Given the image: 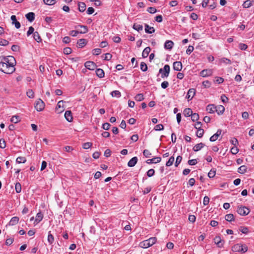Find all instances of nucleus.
Instances as JSON below:
<instances>
[{"label":"nucleus","mask_w":254,"mask_h":254,"mask_svg":"<svg viewBox=\"0 0 254 254\" xmlns=\"http://www.w3.org/2000/svg\"><path fill=\"white\" fill-rule=\"evenodd\" d=\"M204 146V144L203 143H199L196 144L193 147V150L194 151H198L200 150L201 148H202Z\"/></svg>","instance_id":"obj_30"},{"label":"nucleus","mask_w":254,"mask_h":254,"mask_svg":"<svg viewBox=\"0 0 254 254\" xmlns=\"http://www.w3.org/2000/svg\"><path fill=\"white\" fill-rule=\"evenodd\" d=\"M225 110V108L222 105H218L216 106V112L217 114L220 115L223 114Z\"/></svg>","instance_id":"obj_21"},{"label":"nucleus","mask_w":254,"mask_h":254,"mask_svg":"<svg viewBox=\"0 0 254 254\" xmlns=\"http://www.w3.org/2000/svg\"><path fill=\"white\" fill-rule=\"evenodd\" d=\"M27 96L30 98H33L34 96V93L32 90L28 89L26 92Z\"/></svg>","instance_id":"obj_43"},{"label":"nucleus","mask_w":254,"mask_h":254,"mask_svg":"<svg viewBox=\"0 0 254 254\" xmlns=\"http://www.w3.org/2000/svg\"><path fill=\"white\" fill-rule=\"evenodd\" d=\"M43 214L41 212H38L36 216V218L34 223H36V224H38L43 219Z\"/></svg>","instance_id":"obj_26"},{"label":"nucleus","mask_w":254,"mask_h":254,"mask_svg":"<svg viewBox=\"0 0 254 254\" xmlns=\"http://www.w3.org/2000/svg\"><path fill=\"white\" fill-rule=\"evenodd\" d=\"M34 29L32 26H30L29 27V29L28 31L27 32V36H29L31 34H33L34 33Z\"/></svg>","instance_id":"obj_57"},{"label":"nucleus","mask_w":254,"mask_h":254,"mask_svg":"<svg viewBox=\"0 0 254 254\" xmlns=\"http://www.w3.org/2000/svg\"><path fill=\"white\" fill-rule=\"evenodd\" d=\"M10 121L14 124L17 123L20 121L19 117L18 116H14L11 118Z\"/></svg>","instance_id":"obj_37"},{"label":"nucleus","mask_w":254,"mask_h":254,"mask_svg":"<svg viewBox=\"0 0 254 254\" xmlns=\"http://www.w3.org/2000/svg\"><path fill=\"white\" fill-rule=\"evenodd\" d=\"M92 145V143L91 142H86L83 143L82 146L83 148L85 149L89 148Z\"/></svg>","instance_id":"obj_54"},{"label":"nucleus","mask_w":254,"mask_h":254,"mask_svg":"<svg viewBox=\"0 0 254 254\" xmlns=\"http://www.w3.org/2000/svg\"><path fill=\"white\" fill-rule=\"evenodd\" d=\"M135 99L137 101H141L144 99L143 95L142 94H138L135 97Z\"/></svg>","instance_id":"obj_45"},{"label":"nucleus","mask_w":254,"mask_h":254,"mask_svg":"<svg viewBox=\"0 0 254 254\" xmlns=\"http://www.w3.org/2000/svg\"><path fill=\"white\" fill-rule=\"evenodd\" d=\"M26 161V159L24 157H18L16 158V162L17 163H24Z\"/></svg>","instance_id":"obj_38"},{"label":"nucleus","mask_w":254,"mask_h":254,"mask_svg":"<svg viewBox=\"0 0 254 254\" xmlns=\"http://www.w3.org/2000/svg\"><path fill=\"white\" fill-rule=\"evenodd\" d=\"M237 212L241 215L245 216L248 215L250 211L248 208L246 206H238L237 210Z\"/></svg>","instance_id":"obj_7"},{"label":"nucleus","mask_w":254,"mask_h":254,"mask_svg":"<svg viewBox=\"0 0 254 254\" xmlns=\"http://www.w3.org/2000/svg\"><path fill=\"white\" fill-rule=\"evenodd\" d=\"M96 74L99 78H103L104 77V71L101 68H98L96 70Z\"/></svg>","instance_id":"obj_28"},{"label":"nucleus","mask_w":254,"mask_h":254,"mask_svg":"<svg viewBox=\"0 0 254 254\" xmlns=\"http://www.w3.org/2000/svg\"><path fill=\"white\" fill-rule=\"evenodd\" d=\"M174 160L175 159L173 156L170 157V158L169 159V160L166 163V166L169 167L171 166L173 164Z\"/></svg>","instance_id":"obj_40"},{"label":"nucleus","mask_w":254,"mask_h":254,"mask_svg":"<svg viewBox=\"0 0 254 254\" xmlns=\"http://www.w3.org/2000/svg\"><path fill=\"white\" fill-rule=\"evenodd\" d=\"M25 16L27 19L30 22H32L35 19V14L32 12L27 13Z\"/></svg>","instance_id":"obj_22"},{"label":"nucleus","mask_w":254,"mask_h":254,"mask_svg":"<svg viewBox=\"0 0 254 254\" xmlns=\"http://www.w3.org/2000/svg\"><path fill=\"white\" fill-rule=\"evenodd\" d=\"M48 241L50 244H52L54 241V238L50 233H49L48 236Z\"/></svg>","instance_id":"obj_49"},{"label":"nucleus","mask_w":254,"mask_h":254,"mask_svg":"<svg viewBox=\"0 0 254 254\" xmlns=\"http://www.w3.org/2000/svg\"><path fill=\"white\" fill-rule=\"evenodd\" d=\"M156 240L157 239L156 237H151L140 242L139 246L142 248L146 249L154 245L156 243Z\"/></svg>","instance_id":"obj_2"},{"label":"nucleus","mask_w":254,"mask_h":254,"mask_svg":"<svg viewBox=\"0 0 254 254\" xmlns=\"http://www.w3.org/2000/svg\"><path fill=\"white\" fill-rule=\"evenodd\" d=\"M238 151H239V149L238 148L236 147V146H235L234 147H232L231 149V152L232 154H236L238 153Z\"/></svg>","instance_id":"obj_61"},{"label":"nucleus","mask_w":254,"mask_h":254,"mask_svg":"<svg viewBox=\"0 0 254 254\" xmlns=\"http://www.w3.org/2000/svg\"><path fill=\"white\" fill-rule=\"evenodd\" d=\"M11 20H12V24H14L16 28L19 29L20 27V23H19V22L17 21L15 15H12L11 16Z\"/></svg>","instance_id":"obj_16"},{"label":"nucleus","mask_w":254,"mask_h":254,"mask_svg":"<svg viewBox=\"0 0 254 254\" xmlns=\"http://www.w3.org/2000/svg\"><path fill=\"white\" fill-rule=\"evenodd\" d=\"M151 51V49L149 47H146L143 51L142 53V56L143 58H147Z\"/></svg>","instance_id":"obj_27"},{"label":"nucleus","mask_w":254,"mask_h":254,"mask_svg":"<svg viewBox=\"0 0 254 254\" xmlns=\"http://www.w3.org/2000/svg\"><path fill=\"white\" fill-rule=\"evenodd\" d=\"M33 37L35 41H36L37 42L39 43L42 41V39L40 36V34L37 31H35L34 33H33Z\"/></svg>","instance_id":"obj_29"},{"label":"nucleus","mask_w":254,"mask_h":254,"mask_svg":"<svg viewBox=\"0 0 254 254\" xmlns=\"http://www.w3.org/2000/svg\"><path fill=\"white\" fill-rule=\"evenodd\" d=\"M140 69L142 71H146L147 70V66L144 62H141L140 64Z\"/></svg>","instance_id":"obj_46"},{"label":"nucleus","mask_w":254,"mask_h":254,"mask_svg":"<svg viewBox=\"0 0 254 254\" xmlns=\"http://www.w3.org/2000/svg\"><path fill=\"white\" fill-rule=\"evenodd\" d=\"M111 125L108 123H104L102 125V128L105 130H108L110 128Z\"/></svg>","instance_id":"obj_60"},{"label":"nucleus","mask_w":254,"mask_h":254,"mask_svg":"<svg viewBox=\"0 0 254 254\" xmlns=\"http://www.w3.org/2000/svg\"><path fill=\"white\" fill-rule=\"evenodd\" d=\"M86 9V4L84 2H79L78 3V9L80 12H84Z\"/></svg>","instance_id":"obj_31"},{"label":"nucleus","mask_w":254,"mask_h":254,"mask_svg":"<svg viewBox=\"0 0 254 254\" xmlns=\"http://www.w3.org/2000/svg\"><path fill=\"white\" fill-rule=\"evenodd\" d=\"M87 43L86 40L85 39H80L77 42L78 48H82L86 45Z\"/></svg>","instance_id":"obj_23"},{"label":"nucleus","mask_w":254,"mask_h":254,"mask_svg":"<svg viewBox=\"0 0 254 254\" xmlns=\"http://www.w3.org/2000/svg\"><path fill=\"white\" fill-rule=\"evenodd\" d=\"M0 63H6L7 64H10L11 65H15L16 64V61L14 58L13 56H6V57H2V60Z\"/></svg>","instance_id":"obj_6"},{"label":"nucleus","mask_w":254,"mask_h":254,"mask_svg":"<svg viewBox=\"0 0 254 254\" xmlns=\"http://www.w3.org/2000/svg\"><path fill=\"white\" fill-rule=\"evenodd\" d=\"M19 220V219L18 217L15 216L12 217L9 222V225L13 226L16 225L18 223Z\"/></svg>","instance_id":"obj_24"},{"label":"nucleus","mask_w":254,"mask_h":254,"mask_svg":"<svg viewBox=\"0 0 254 254\" xmlns=\"http://www.w3.org/2000/svg\"><path fill=\"white\" fill-rule=\"evenodd\" d=\"M15 189V190H21V186L19 183L9 182L7 183L6 189V190H11Z\"/></svg>","instance_id":"obj_4"},{"label":"nucleus","mask_w":254,"mask_h":254,"mask_svg":"<svg viewBox=\"0 0 254 254\" xmlns=\"http://www.w3.org/2000/svg\"><path fill=\"white\" fill-rule=\"evenodd\" d=\"M145 31L146 33L152 34L155 32L154 27L149 26L148 24H145Z\"/></svg>","instance_id":"obj_20"},{"label":"nucleus","mask_w":254,"mask_h":254,"mask_svg":"<svg viewBox=\"0 0 254 254\" xmlns=\"http://www.w3.org/2000/svg\"><path fill=\"white\" fill-rule=\"evenodd\" d=\"M72 52V50L69 47H66L64 49V53L65 55H69Z\"/></svg>","instance_id":"obj_50"},{"label":"nucleus","mask_w":254,"mask_h":254,"mask_svg":"<svg viewBox=\"0 0 254 254\" xmlns=\"http://www.w3.org/2000/svg\"><path fill=\"white\" fill-rule=\"evenodd\" d=\"M154 129L156 131L162 130L164 129V126L162 124L157 125L155 126Z\"/></svg>","instance_id":"obj_48"},{"label":"nucleus","mask_w":254,"mask_h":254,"mask_svg":"<svg viewBox=\"0 0 254 254\" xmlns=\"http://www.w3.org/2000/svg\"><path fill=\"white\" fill-rule=\"evenodd\" d=\"M112 97H120L121 95V92L118 90H114L111 93Z\"/></svg>","instance_id":"obj_41"},{"label":"nucleus","mask_w":254,"mask_h":254,"mask_svg":"<svg viewBox=\"0 0 254 254\" xmlns=\"http://www.w3.org/2000/svg\"><path fill=\"white\" fill-rule=\"evenodd\" d=\"M15 65L6 63H0V70L6 74H12L15 71Z\"/></svg>","instance_id":"obj_1"},{"label":"nucleus","mask_w":254,"mask_h":254,"mask_svg":"<svg viewBox=\"0 0 254 254\" xmlns=\"http://www.w3.org/2000/svg\"><path fill=\"white\" fill-rule=\"evenodd\" d=\"M220 63H224L226 64H231V61L230 60L226 58H223L220 59Z\"/></svg>","instance_id":"obj_36"},{"label":"nucleus","mask_w":254,"mask_h":254,"mask_svg":"<svg viewBox=\"0 0 254 254\" xmlns=\"http://www.w3.org/2000/svg\"><path fill=\"white\" fill-rule=\"evenodd\" d=\"M182 160V157L181 156H178L177 158L175 163V165L176 167H177L178 165L181 163Z\"/></svg>","instance_id":"obj_56"},{"label":"nucleus","mask_w":254,"mask_h":254,"mask_svg":"<svg viewBox=\"0 0 254 254\" xmlns=\"http://www.w3.org/2000/svg\"><path fill=\"white\" fill-rule=\"evenodd\" d=\"M214 242L218 247L222 248L223 246L224 242L222 241L221 238L219 236H216L213 239Z\"/></svg>","instance_id":"obj_12"},{"label":"nucleus","mask_w":254,"mask_h":254,"mask_svg":"<svg viewBox=\"0 0 254 254\" xmlns=\"http://www.w3.org/2000/svg\"><path fill=\"white\" fill-rule=\"evenodd\" d=\"M206 110L210 114L214 113L216 112V106L214 104H209L207 106Z\"/></svg>","instance_id":"obj_15"},{"label":"nucleus","mask_w":254,"mask_h":254,"mask_svg":"<svg viewBox=\"0 0 254 254\" xmlns=\"http://www.w3.org/2000/svg\"><path fill=\"white\" fill-rule=\"evenodd\" d=\"M8 44V41L2 39H0V45L6 46Z\"/></svg>","instance_id":"obj_62"},{"label":"nucleus","mask_w":254,"mask_h":254,"mask_svg":"<svg viewBox=\"0 0 254 254\" xmlns=\"http://www.w3.org/2000/svg\"><path fill=\"white\" fill-rule=\"evenodd\" d=\"M64 117L68 122H71L73 120L72 113L70 111H66L64 113Z\"/></svg>","instance_id":"obj_18"},{"label":"nucleus","mask_w":254,"mask_h":254,"mask_svg":"<svg viewBox=\"0 0 254 254\" xmlns=\"http://www.w3.org/2000/svg\"><path fill=\"white\" fill-rule=\"evenodd\" d=\"M232 250L233 252L245 253L248 251V247L245 245L237 244L232 247Z\"/></svg>","instance_id":"obj_3"},{"label":"nucleus","mask_w":254,"mask_h":254,"mask_svg":"<svg viewBox=\"0 0 254 254\" xmlns=\"http://www.w3.org/2000/svg\"><path fill=\"white\" fill-rule=\"evenodd\" d=\"M147 10L148 12L152 14L155 13L157 11L156 9L153 7H148Z\"/></svg>","instance_id":"obj_64"},{"label":"nucleus","mask_w":254,"mask_h":254,"mask_svg":"<svg viewBox=\"0 0 254 254\" xmlns=\"http://www.w3.org/2000/svg\"><path fill=\"white\" fill-rule=\"evenodd\" d=\"M224 81V79L221 77H216L215 79L214 80V82H217L219 84L223 83Z\"/></svg>","instance_id":"obj_55"},{"label":"nucleus","mask_w":254,"mask_h":254,"mask_svg":"<svg viewBox=\"0 0 254 254\" xmlns=\"http://www.w3.org/2000/svg\"><path fill=\"white\" fill-rule=\"evenodd\" d=\"M6 147V143L4 139H0V148L3 149Z\"/></svg>","instance_id":"obj_53"},{"label":"nucleus","mask_w":254,"mask_h":254,"mask_svg":"<svg viewBox=\"0 0 254 254\" xmlns=\"http://www.w3.org/2000/svg\"><path fill=\"white\" fill-rule=\"evenodd\" d=\"M191 119L193 122L197 121L199 119V115L197 113L192 114Z\"/></svg>","instance_id":"obj_44"},{"label":"nucleus","mask_w":254,"mask_h":254,"mask_svg":"<svg viewBox=\"0 0 254 254\" xmlns=\"http://www.w3.org/2000/svg\"><path fill=\"white\" fill-rule=\"evenodd\" d=\"M132 27L134 30L138 32L142 31L143 30L142 25L136 23H134Z\"/></svg>","instance_id":"obj_34"},{"label":"nucleus","mask_w":254,"mask_h":254,"mask_svg":"<svg viewBox=\"0 0 254 254\" xmlns=\"http://www.w3.org/2000/svg\"><path fill=\"white\" fill-rule=\"evenodd\" d=\"M45 107V103L40 99H39L35 103V108L37 111H42Z\"/></svg>","instance_id":"obj_8"},{"label":"nucleus","mask_w":254,"mask_h":254,"mask_svg":"<svg viewBox=\"0 0 254 254\" xmlns=\"http://www.w3.org/2000/svg\"><path fill=\"white\" fill-rule=\"evenodd\" d=\"M247 167L245 165H242L238 168V172L240 174H244L247 172Z\"/></svg>","instance_id":"obj_32"},{"label":"nucleus","mask_w":254,"mask_h":254,"mask_svg":"<svg viewBox=\"0 0 254 254\" xmlns=\"http://www.w3.org/2000/svg\"><path fill=\"white\" fill-rule=\"evenodd\" d=\"M85 66L89 70H94L96 67V64L92 61H87L84 64Z\"/></svg>","instance_id":"obj_9"},{"label":"nucleus","mask_w":254,"mask_h":254,"mask_svg":"<svg viewBox=\"0 0 254 254\" xmlns=\"http://www.w3.org/2000/svg\"><path fill=\"white\" fill-rule=\"evenodd\" d=\"M173 69L176 71H181L182 69V64L181 62H175L173 63Z\"/></svg>","instance_id":"obj_13"},{"label":"nucleus","mask_w":254,"mask_h":254,"mask_svg":"<svg viewBox=\"0 0 254 254\" xmlns=\"http://www.w3.org/2000/svg\"><path fill=\"white\" fill-rule=\"evenodd\" d=\"M170 67L168 64L164 65L163 68H160L159 70V73L161 74V77L164 78L167 77L170 73Z\"/></svg>","instance_id":"obj_5"},{"label":"nucleus","mask_w":254,"mask_h":254,"mask_svg":"<svg viewBox=\"0 0 254 254\" xmlns=\"http://www.w3.org/2000/svg\"><path fill=\"white\" fill-rule=\"evenodd\" d=\"M138 161L137 157H133L127 163L128 166L132 167L135 165Z\"/></svg>","instance_id":"obj_17"},{"label":"nucleus","mask_w":254,"mask_h":254,"mask_svg":"<svg viewBox=\"0 0 254 254\" xmlns=\"http://www.w3.org/2000/svg\"><path fill=\"white\" fill-rule=\"evenodd\" d=\"M154 172H155V171L153 169H149L147 172V175L148 177H151L154 175Z\"/></svg>","instance_id":"obj_59"},{"label":"nucleus","mask_w":254,"mask_h":254,"mask_svg":"<svg viewBox=\"0 0 254 254\" xmlns=\"http://www.w3.org/2000/svg\"><path fill=\"white\" fill-rule=\"evenodd\" d=\"M161 157H154L152 159H148L146 161L147 164H151V163H157L161 161Z\"/></svg>","instance_id":"obj_19"},{"label":"nucleus","mask_w":254,"mask_h":254,"mask_svg":"<svg viewBox=\"0 0 254 254\" xmlns=\"http://www.w3.org/2000/svg\"><path fill=\"white\" fill-rule=\"evenodd\" d=\"M43 2L45 4L49 5H54L56 2V0H43Z\"/></svg>","instance_id":"obj_39"},{"label":"nucleus","mask_w":254,"mask_h":254,"mask_svg":"<svg viewBox=\"0 0 254 254\" xmlns=\"http://www.w3.org/2000/svg\"><path fill=\"white\" fill-rule=\"evenodd\" d=\"M221 132H222L221 129H218L216 133L210 137L209 140L212 142L216 141L218 139V138L220 136V135L221 134Z\"/></svg>","instance_id":"obj_14"},{"label":"nucleus","mask_w":254,"mask_h":254,"mask_svg":"<svg viewBox=\"0 0 254 254\" xmlns=\"http://www.w3.org/2000/svg\"><path fill=\"white\" fill-rule=\"evenodd\" d=\"M195 94V90L194 88H190L189 90L186 98L189 101L191 100Z\"/></svg>","instance_id":"obj_11"},{"label":"nucleus","mask_w":254,"mask_h":254,"mask_svg":"<svg viewBox=\"0 0 254 254\" xmlns=\"http://www.w3.org/2000/svg\"><path fill=\"white\" fill-rule=\"evenodd\" d=\"M213 71L211 69H203L200 72V75L202 77H207L212 75Z\"/></svg>","instance_id":"obj_10"},{"label":"nucleus","mask_w":254,"mask_h":254,"mask_svg":"<svg viewBox=\"0 0 254 254\" xmlns=\"http://www.w3.org/2000/svg\"><path fill=\"white\" fill-rule=\"evenodd\" d=\"M193 50L194 48L192 46H189L186 51L187 54L190 55Z\"/></svg>","instance_id":"obj_58"},{"label":"nucleus","mask_w":254,"mask_h":254,"mask_svg":"<svg viewBox=\"0 0 254 254\" xmlns=\"http://www.w3.org/2000/svg\"><path fill=\"white\" fill-rule=\"evenodd\" d=\"M196 136L200 138L203 136L204 133V130L202 128L197 129Z\"/></svg>","instance_id":"obj_42"},{"label":"nucleus","mask_w":254,"mask_h":254,"mask_svg":"<svg viewBox=\"0 0 254 254\" xmlns=\"http://www.w3.org/2000/svg\"><path fill=\"white\" fill-rule=\"evenodd\" d=\"M216 174V172L215 170H211L208 173V176L211 178H213Z\"/></svg>","instance_id":"obj_63"},{"label":"nucleus","mask_w":254,"mask_h":254,"mask_svg":"<svg viewBox=\"0 0 254 254\" xmlns=\"http://www.w3.org/2000/svg\"><path fill=\"white\" fill-rule=\"evenodd\" d=\"M143 154L144 155V156L146 157V158H149L151 156V153H150V152L147 150V149H145L144 150L143 152Z\"/></svg>","instance_id":"obj_51"},{"label":"nucleus","mask_w":254,"mask_h":254,"mask_svg":"<svg viewBox=\"0 0 254 254\" xmlns=\"http://www.w3.org/2000/svg\"><path fill=\"white\" fill-rule=\"evenodd\" d=\"M174 45V43L170 40H167L165 42L164 44V48L166 49L170 50L172 48Z\"/></svg>","instance_id":"obj_25"},{"label":"nucleus","mask_w":254,"mask_h":254,"mask_svg":"<svg viewBox=\"0 0 254 254\" xmlns=\"http://www.w3.org/2000/svg\"><path fill=\"white\" fill-rule=\"evenodd\" d=\"M202 85L204 88H209L211 86V83L208 80H205L202 82Z\"/></svg>","instance_id":"obj_47"},{"label":"nucleus","mask_w":254,"mask_h":254,"mask_svg":"<svg viewBox=\"0 0 254 254\" xmlns=\"http://www.w3.org/2000/svg\"><path fill=\"white\" fill-rule=\"evenodd\" d=\"M93 54L96 56L99 55L101 53V50L99 48L94 49L93 50Z\"/></svg>","instance_id":"obj_52"},{"label":"nucleus","mask_w":254,"mask_h":254,"mask_svg":"<svg viewBox=\"0 0 254 254\" xmlns=\"http://www.w3.org/2000/svg\"><path fill=\"white\" fill-rule=\"evenodd\" d=\"M184 114L186 117L191 116L192 114V111L190 108H186L184 111Z\"/></svg>","instance_id":"obj_33"},{"label":"nucleus","mask_w":254,"mask_h":254,"mask_svg":"<svg viewBox=\"0 0 254 254\" xmlns=\"http://www.w3.org/2000/svg\"><path fill=\"white\" fill-rule=\"evenodd\" d=\"M225 219L226 221L231 222L234 220V217L232 214H228L225 215Z\"/></svg>","instance_id":"obj_35"}]
</instances>
